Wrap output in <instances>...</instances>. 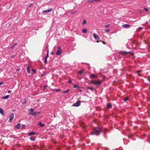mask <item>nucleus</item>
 <instances>
[{
    "label": "nucleus",
    "instance_id": "obj_32",
    "mask_svg": "<svg viewBox=\"0 0 150 150\" xmlns=\"http://www.w3.org/2000/svg\"><path fill=\"white\" fill-rule=\"evenodd\" d=\"M25 125H23L21 127V129H23L25 128Z\"/></svg>",
    "mask_w": 150,
    "mask_h": 150
},
{
    "label": "nucleus",
    "instance_id": "obj_50",
    "mask_svg": "<svg viewBox=\"0 0 150 150\" xmlns=\"http://www.w3.org/2000/svg\"><path fill=\"white\" fill-rule=\"evenodd\" d=\"M99 42V41H98V40H97V41H96V42Z\"/></svg>",
    "mask_w": 150,
    "mask_h": 150
},
{
    "label": "nucleus",
    "instance_id": "obj_15",
    "mask_svg": "<svg viewBox=\"0 0 150 150\" xmlns=\"http://www.w3.org/2000/svg\"><path fill=\"white\" fill-rule=\"evenodd\" d=\"M88 1L89 2H92L93 1L97 2L99 1L100 0H89Z\"/></svg>",
    "mask_w": 150,
    "mask_h": 150
},
{
    "label": "nucleus",
    "instance_id": "obj_10",
    "mask_svg": "<svg viewBox=\"0 0 150 150\" xmlns=\"http://www.w3.org/2000/svg\"><path fill=\"white\" fill-rule=\"evenodd\" d=\"M122 26L125 28H128L130 26V25L127 24H125L123 25H122Z\"/></svg>",
    "mask_w": 150,
    "mask_h": 150
},
{
    "label": "nucleus",
    "instance_id": "obj_43",
    "mask_svg": "<svg viewBox=\"0 0 150 150\" xmlns=\"http://www.w3.org/2000/svg\"><path fill=\"white\" fill-rule=\"evenodd\" d=\"M54 54V52H51V54H52V55H53V54Z\"/></svg>",
    "mask_w": 150,
    "mask_h": 150
},
{
    "label": "nucleus",
    "instance_id": "obj_44",
    "mask_svg": "<svg viewBox=\"0 0 150 150\" xmlns=\"http://www.w3.org/2000/svg\"><path fill=\"white\" fill-rule=\"evenodd\" d=\"M102 42L103 44H105V43L104 41H103V42Z\"/></svg>",
    "mask_w": 150,
    "mask_h": 150
},
{
    "label": "nucleus",
    "instance_id": "obj_3",
    "mask_svg": "<svg viewBox=\"0 0 150 150\" xmlns=\"http://www.w3.org/2000/svg\"><path fill=\"white\" fill-rule=\"evenodd\" d=\"M62 53V49L60 47H58V50L56 52V54L57 55H60Z\"/></svg>",
    "mask_w": 150,
    "mask_h": 150
},
{
    "label": "nucleus",
    "instance_id": "obj_54",
    "mask_svg": "<svg viewBox=\"0 0 150 150\" xmlns=\"http://www.w3.org/2000/svg\"><path fill=\"white\" fill-rule=\"evenodd\" d=\"M100 41V42H102V41H101V40H100V41Z\"/></svg>",
    "mask_w": 150,
    "mask_h": 150
},
{
    "label": "nucleus",
    "instance_id": "obj_16",
    "mask_svg": "<svg viewBox=\"0 0 150 150\" xmlns=\"http://www.w3.org/2000/svg\"><path fill=\"white\" fill-rule=\"evenodd\" d=\"M30 66H27V67H26V69L27 70V72L28 73V74H30Z\"/></svg>",
    "mask_w": 150,
    "mask_h": 150
},
{
    "label": "nucleus",
    "instance_id": "obj_49",
    "mask_svg": "<svg viewBox=\"0 0 150 150\" xmlns=\"http://www.w3.org/2000/svg\"><path fill=\"white\" fill-rule=\"evenodd\" d=\"M49 54V50H47V53Z\"/></svg>",
    "mask_w": 150,
    "mask_h": 150
},
{
    "label": "nucleus",
    "instance_id": "obj_26",
    "mask_svg": "<svg viewBox=\"0 0 150 150\" xmlns=\"http://www.w3.org/2000/svg\"><path fill=\"white\" fill-rule=\"evenodd\" d=\"M30 139L32 141H34L35 140V138L34 137H30Z\"/></svg>",
    "mask_w": 150,
    "mask_h": 150
},
{
    "label": "nucleus",
    "instance_id": "obj_33",
    "mask_svg": "<svg viewBox=\"0 0 150 150\" xmlns=\"http://www.w3.org/2000/svg\"><path fill=\"white\" fill-rule=\"evenodd\" d=\"M142 29H143V28H142L141 27H139V31L140 30H142ZM137 30L138 31V29H137Z\"/></svg>",
    "mask_w": 150,
    "mask_h": 150
},
{
    "label": "nucleus",
    "instance_id": "obj_17",
    "mask_svg": "<svg viewBox=\"0 0 150 150\" xmlns=\"http://www.w3.org/2000/svg\"><path fill=\"white\" fill-rule=\"evenodd\" d=\"M40 112H35L34 113V114H33V115L34 117H35L36 115H38L40 113Z\"/></svg>",
    "mask_w": 150,
    "mask_h": 150
},
{
    "label": "nucleus",
    "instance_id": "obj_41",
    "mask_svg": "<svg viewBox=\"0 0 150 150\" xmlns=\"http://www.w3.org/2000/svg\"><path fill=\"white\" fill-rule=\"evenodd\" d=\"M17 43H16V42L13 45V46H14L15 45H17Z\"/></svg>",
    "mask_w": 150,
    "mask_h": 150
},
{
    "label": "nucleus",
    "instance_id": "obj_21",
    "mask_svg": "<svg viewBox=\"0 0 150 150\" xmlns=\"http://www.w3.org/2000/svg\"><path fill=\"white\" fill-rule=\"evenodd\" d=\"M141 71H137L136 73L138 75H139V76H141V74H140V73Z\"/></svg>",
    "mask_w": 150,
    "mask_h": 150
},
{
    "label": "nucleus",
    "instance_id": "obj_22",
    "mask_svg": "<svg viewBox=\"0 0 150 150\" xmlns=\"http://www.w3.org/2000/svg\"><path fill=\"white\" fill-rule=\"evenodd\" d=\"M47 58L46 57H45V58H44V60H45L44 63H45L46 64L47 63Z\"/></svg>",
    "mask_w": 150,
    "mask_h": 150
},
{
    "label": "nucleus",
    "instance_id": "obj_38",
    "mask_svg": "<svg viewBox=\"0 0 150 150\" xmlns=\"http://www.w3.org/2000/svg\"><path fill=\"white\" fill-rule=\"evenodd\" d=\"M110 30H109V29H108V30H105V31H106V32H109V31H110Z\"/></svg>",
    "mask_w": 150,
    "mask_h": 150
},
{
    "label": "nucleus",
    "instance_id": "obj_5",
    "mask_svg": "<svg viewBox=\"0 0 150 150\" xmlns=\"http://www.w3.org/2000/svg\"><path fill=\"white\" fill-rule=\"evenodd\" d=\"M128 52H126L125 51H120V54L123 56H125L128 54Z\"/></svg>",
    "mask_w": 150,
    "mask_h": 150
},
{
    "label": "nucleus",
    "instance_id": "obj_37",
    "mask_svg": "<svg viewBox=\"0 0 150 150\" xmlns=\"http://www.w3.org/2000/svg\"><path fill=\"white\" fill-rule=\"evenodd\" d=\"M75 13H76V11H74L72 13H71V14H73Z\"/></svg>",
    "mask_w": 150,
    "mask_h": 150
},
{
    "label": "nucleus",
    "instance_id": "obj_13",
    "mask_svg": "<svg viewBox=\"0 0 150 150\" xmlns=\"http://www.w3.org/2000/svg\"><path fill=\"white\" fill-rule=\"evenodd\" d=\"M20 123H18L15 126V127L16 128L18 129L20 127Z\"/></svg>",
    "mask_w": 150,
    "mask_h": 150
},
{
    "label": "nucleus",
    "instance_id": "obj_12",
    "mask_svg": "<svg viewBox=\"0 0 150 150\" xmlns=\"http://www.w3.org/2000/svg\"><path fill=\"white\" fill-rule=\"evenodd\" d=\"M0 113L2 115H4V110L1 108H0Z\"/></svg>",
    "mask_w": 150,
    "mask_h": 150
},
{
    "label": "nucleus",
    "instance_id": "obj_1",
    "mask_svg": "<svg viewBox=\"0 0 150 150\" xmlns=\"http://www.w3.org/2000/svg\"><path fill=\"white\" fill-rule=\"evenodd\" d=\"M101 129L99 128H96L93 130V133L94 134L98 135L100 134Z\"/></svg>",
    "mask_w": 150,
    "mask_h": 150
},
{
    "label": "nucleus",
    "instance_id": "obj_6",
    "mask_svg": "<svg viewBox=\"0 0 150 150\" xmlns=\"http://www.w3.org/2000/svg\"><path fill=\"white\" fill-rule=\"evenodd\" d=\"M14 118V114L12 113L10 115V116L9 117V122H10L12 121V120Z\"/></svg>",
    "mask_w": 150,
    "mask_h": 150
},
{
    "label": "nucleus",
    "instance_id": "obj_39",
    "mask_svg": "<svg viewBox=\"0 0 150 150\" xmlns=\"http://www.w3.org/2000/svg\"><path fill=\"white\" fill-rule=\"evenodd\" d=\"M48 56H49V54H47L46 56H45V57H46L47 58L48 57Z\"/></svg>",
    "mask_w": 150,
    "mask_h": 150
},
{
    "label": "nucleus",
    "instance_id": "obj_14",
    "mask_svg": "<svg viewBox=\"0 0 150 150\" xmlns=\"http://www.w3.org/2000/svg\"><path fill=\"white\" fill-rule=\"evenodd\" d=\"M35 134V132H29L28 134V135L31 136L32 135H33L34 134Z\"/></svg>",
    "mask_w": 150,
    "mask_h": 150
},
{
    "label": "nucleus",
    "instance_id": "obj_45",
    "mask_svg": "<svg viewBox=\"0 0 150 150\" xmlns=\"http://www.w3.org/2000/svg\"><path fill=\"white\" fill-rule=\"evenodd\" d=\"M20 70V69H16V70L17 71H19Z\"/></svg>",
    "mask_w": 150,
    "mask_h": 150
},
{
    "label": "nucleus",
    "instance_id": "obj_36",
    "mask_svg": "<svg viewBox=\"0 0 150 150\" xmlns=\"http://www.w3.org/2000/svg\"><path fill=\"white\" fill-rule=\"evenodd\" d=\"M4 84V83L2 82H0V85H1Z\"/></svg>",
    "mask_w": 150,
    "mask_h": 150
},
{
    "label": "nucleus",
    "instance_id": "obj_2",
    "mask_svg": "<svg viewBox=\"0 0 150 150\" xmlns=\"http://www.w3.org/2000/svg\"><path fill=\"white\" fill-rule=\"evenodd\" d=\"M91 82L92 83L95 85H100L102 83L101 81L99 80L96 81L92 80Z\"/></svg>",
    "mask_w": 150,
    "mask_h": 150
},
{
    "label": "nucleus",
    "instance_id": "obj_20",
    "mask_svg": "<svg viewBox=\"0 0 150 150\" xmlns=\"http://www.w3.org/2000/svg\"><path fill=\"white\" fill-rule=\"evenodd\" d=\"M82 31L83 33H86L87 32V30L86 29H83L82 30Z\"/></svg>",
    "mask_w": 150,
    "mask_h": 150
},
{
    "label": "nucleus",
    "instance_id": "obj_19",
    "mask_svg": "<svg viewBox=\"0 0 150 150\" xmlns=\"http://www.w3.org/2000/svg\"><path fill=\"white\" fill-rule=\"evenodd\" d=\"M38 125L39 126L42 127L44 126V125L42 124L41 122H38Z\"/></svg>",
    "mask_w": 150,
    "mask_h": 150
},
{
    "label": "nucleus",
    "instance_id": "obj_25",
    "mask_svg": "<svg viewBox=\"0 0 150 150\" xmlns=\"http://www.w3.org/2000/svg\"><path fill=\"white\" fill-rule=\"evenodd\" d=\"M88 88L92 91H93L94 90L93 88L92 87H88Z\"/></svg>",
    "mask_w": 150,
    "mask_h": 150
},
{
    "label": "nucleus",
    "instance_id": "obj_35",
    "mask_svg": "<svg viewBox=\"0 0 150 150\" xmlns=\"http://www.w3.org/2000/svg\"><path fill=\"white\" fill-rule=\"evenodd\" d=\"M32 71H33V72H34V73H35V72H36V70H35V69H33L32 70Z\"/></svg>",
    "mask_w": 150,
    "mask_h": 150
},
{
    "label": "nucleus",
    "instance_id": "obj_51",
    "mask_svg": "<svg viewBox=\"0 0 150 150\" xmlns=\"http://www.w3.org/2000/svg\"><path fill=\"white\" fill-rule=\"evenodd\" d=\"M13 47V46H12V47H10V48L9 49H11V48H12Z\"/></svg>",
    "mask_w": 150,
    "mask_h": 150
},
{
    "label": "nucleus",
    "instance_id": "obj_47",
    "mask_svg": "<svg viewBox=\"0 0 150 150\" xmlns=\"http://www.w3.org/2000/svg\"><path fill=\"white\" fill-rule=\"evenodd\" d=\"M11 92V91H10V90H9L8 91V93H10Z\"/></svg>",
    "mask_w": 150,
    "mask_h": 150
},
{
    "label": "nucleus",
    "instance_id": "obj_8",
    "mask_svg": "<svg viewBox=\"0 0 150 150\" xmlns=\"http://www.w3.org/2000/svg\"><path fill=\"white\" fill-rule=\"evenodd\" d=\"M52 8H50L49 9L44 10V11H43L42 13H49V12H51L52 11Z\"/></svg>",
    "mask_w": 150,
    "mask_h": 150
},
{
    "label": "nucleus",
    "instance_id": "obj_31",
    "mask_svg": "<svg viewBox=\"0 0 150 150\" xmlns=\"http://www.w3.org/2000/svg\"><path fill=\"white\" fill-rule=\"evenodd\" d=\"M55 91L57 92H59L61 91V89H57Z\"/></svg>",
    "mask_w": 150,
    "mask_h": 150
},
{
    "label": "nucleus",
    "instance_id": "obj_24",
    "mask_svg": "<svg viewBox=\"0 0 150 150\" xmlns=\"http://www.w3.org/2000/svg\"><path fill=\"white\" fill-rule=\"evenodd\" d=\"M9 96L8 95H7L6 96H3L2 97V98L4 99H6Z\"/></svg>",
    "mask_w": 150,
    "mask_h": 150
},
{
    "label": "nucleus",
    "instance_id": "obj_48",
    "mask_svg": "<svg viewBox=\"0 0 150 150\" xmlns=\"http://www.w3.org/2000/svg\"><path fill=\"white\" fill-rule=\"evenodd\" d=\"M69 82V83H71V81H70Z\"/></svg>",
    "mask_w": 150,
    "mask_h": 150
},
{
    "label": "nucleus",
    "instance_id": "obj_52",
    "mask_svg": "<svg viewBox=\"0 0 150 150\" xmlns=\"http://www.w3.org/2000/svg\"><path fill=\"white\" fill-rule=\"evenodd\" d=\"M139 12L140 13H141L142 12V11L140 10H139Z\"/></svg>",
    "mask_w": 150,
    "mask_h": 150
},
{
    "label": "nucleus",
    "instance_id": "obj_55",
    "mask_svg": "<svg viewBox=\"0 0 150 150\" xmlns=\"http://www.w3.org/2000/svg\"><path fill=\"white\" fill-rule=\"evenodd\" d=\"M43 76V75H42V76Z\"/></svg>",
    "mask_w": 150,
    "mask_h": 150
},
{
    "label": "nucleus",
    "instance_id": "obj_18",
    "mask_svg": "<svg viewBox=\"0 0 150 150\" xmlns=\"http://www.w3.org/2000/svg\"><path fill=\"white\" fill-rule=\"evenodd\" d=\"M107 108H110L112 107V105L110 103H108L107 104Z\"/></svg>",
    "mask_w": 150,
    "mask_h": 150
},
{
    "label": "nucleus",
    "instance_id": "obj_28",
    "mask_svg": "<svg viewBox=\"0 0 150 150\" xmlns=\"http://www.w3.org/2000/svg\"><path fill=\"white\" fill-rule=\"evenodd\" d=\"M83 70H82L81 71H79V74H81L82 73H83Z\"/></svg>",
    "mask_w": 150,
    "mask_h": 150
},
{
    "label": "nucleus",
    "instance_id": "obj_40",
    "mask_svg": "<svg viewBox=\"0 0 150 150\" xmlns=\"http://www.w3.org/2000/svg\"><path fill=\"white\" fill-rule=\"evenodd\" d=\"M78 87V86H74V88H77Z\"/></svg>",
    "mask_w": 150,
    "mask_h": 150
},
{
    "label": "nucleus",
    "instance_id": "obj_42",
    "mask_svg": "<svg viewBox=\"0 0 150 150\" xmlns=\"http://www.w3.org/2000/svg\"><path fill=\"white\" fill-rule=\"evenodd\" d=\"M14 56H15L14 55H12V56H11V58H13Z\"/></svg>",
    "mask_w": 150,
    "mask_h": 150
},
{
    "label": "nucleus",
    "instance_id": "obj_53",
    "mask_svg": "<svg viewBox=\"0 0 150 150\" xmlns=\"http://www.w3.org/2000/svg\"><path fill=\"white\" fill-rule=\"evenodd\" d=\"M32 5H32V4H31L30 6H32Z\"/></svg>",
    "mask_w": 150,
    "mask_h": 150
},
{
    "label": "nucleus",
    "instance_id": "obj_23",
    "mask_svg": "<svg viewBox=\"0 0 150 150\" xmlns=\"http://www.w3.org/2000/svg\"><path fill=\"white\" fill-rule=\"evenodd\" d=\"M69 91V89H67L66 91H64L62 92V93H68Z\"/></svg>",
    "mask_w": 150,
    "mask_h": 150
},
{
    "label": "nucleus",
    "instance_id": "obj_7",
    "mask_svg": "<svg viewBox=\"0 0 150 150\" xmlns=\"http://www.w3.org/2000/svg\"><path fill=\"white\" fill-rule=\"evenodd\" d=\"M29 111H30V114L33 115V114L34 113V110L33 108H30L29 109Z\"/></svg>",
    "mask_w": 150,
    "mask_h": 150
},
{
    "label": "nucleus",
    "instance_id": "obj_9",
    "mask_svg": "<svg viewBox=\"0 0 150 150\" xmlns=\"http://www.w3.org/2000/svg\"><path fill=\"white\" fill-rule=\"evenodd\" d=\"M93 37L96 40H98L99 38L98 36L95 33L93 34Z\"/></svg>",
    "mask_w": 150,
    "mask_h": 150
},
{
    "label": "nucleus",
    "instance_id": "obj_11",
    "mask_svg": "<svg viewBox=\"0 0 150 150\" xmlns=\"http://www.w3.org/2000/svg\"><path fill=\"white\" fill-rule=\"evenodd\" d=\"M90 77L91 79H93L96 77L97 76L94 74H91L90 75Z\"/></svg>",
    "mask_w": 150,
    "mask_h": 150
},
{
    "label": "nucleus",
    "instance_id": "obj_34",
    "mask_svg": "<svg viewBox=\"0 0 150 150\" xmlns=\"http://www.w3.org/2000/svg\"><path fill=\"white\" fill-rule=\"evenodd\" d=\"M144 10H145L146 11V12H148V10L146 8H144Z\"/></svg>",
    "mask_w": 150,
    "mask_h": 150
},
{
    "label": "nucleus",
    "instance_id": "obj_46",
    "mask_svg": "<svg viewBox=\"0 0 150 150\" xmlns=\"http://www.w3.org/2000/svg\"><path fill=\"white\" fill-rule=\"evenodd\" d=\"M131 75H132L131 74H130L129 75V77H130L131 76Z\"/></svg>",
    "mask_w": 150,
    "mask_h": 150
},
{
    "label": "nucleus",
    "instance_id": "obj_4",
    "mask_svg": "<svg viewBox=\"0 0 150 150\" xmlns=\"http://www.w3.org/2000/svg\"><path fill=\"white\" fill-rule=\"evenodd\" d=\"M81 105V101L80 100L78 101L76 103H74L73 105L75 107H78L80 105Z\"/></svg>",
    "mask_w": 150,
    "mask_h": 150
},
{
    "label": "nucleus",
    "instance_id": "obj_27",
    "mask_svg": "<svg viewBox=\"0 0 150 150\" xmlns=\"http://www.w3.org/2000/svg\"><path fill=\"white\" fill-rule=\"evenodd\" d=\"M110 26V25L109 24L105 25V28H108Z\"/></svg>",
    "mask_w": 150,
    "mask_h": 150
},
{
    "label": "nucleus",
    "instance_id": "obj_30",
    "mask_svg": "<svg viewBox=\"0 0 150 150\" xmlns=\"http://www.w3.org/2000/svg\"><path fill=\"white\" fill-rule=\"evenodd\" d=\"M129 98L128 97H126L124 99V101H126Z\"/></svg>",
    "mask_w": 150,
    "mask_h": 150
},
{
    "label": "nucleus",
    "instance_id": "obj_29",
    "mask_svg": "<svg viewBox=\"0 0 150 150\" xmlns=\"http://www.w3.org/2000/svg\"><path fill=\"white\" fill-rule=\"evenodd\" d=\"M86 23V20L85 19H83V25H84Z\"/></svg>",
    "mask_w": 150,
    "mask_h": 150
}]
</instances>
